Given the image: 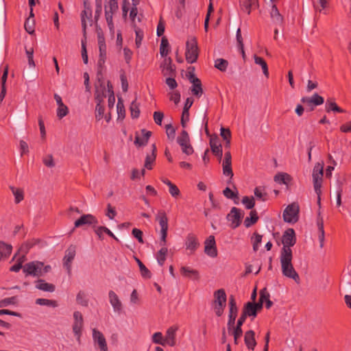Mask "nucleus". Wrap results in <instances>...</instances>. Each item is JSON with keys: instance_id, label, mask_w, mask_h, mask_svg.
<instances>
[{"instance_id": "603ef678", "label": "nucleus", "mask_w": 351, "mask_h": 351, "mask_svg": "<svg viewBox=\"0 0 351 351\" xmlns=\"http://www.w3.org/2000/svg\"><path fill=\"white\" fill-rule=\"evenodd\" d=\"M136 38H135V44L136 47H140L144 37V33L142 29L138 27H135L134 29Z\"/></svg>"}, {"instance_id": "f03ea898", "label": "nucleus", "mask_w": 351, "mask_h": 351, "mask_svg": "<svg viewBox=\"0 0 351 351\" xmlns=\"http://www.w3.org/2000/svg\"><path fill=\"white\" fill-rule=\"evenodd\" d=\"M51 270L50 265H45L40 261H32L23 266V271L25 276L40 277Z\"/></svg>"}, {"instance_id": "473e14b6", "label": "nucleus", "mask_w": 351, "mask_h": 351, "mask_svg": "<svg viewBox=\"0 0 351 351\" xmlns=\"http://www.w3.org/2000/svg\"><path fill=\"white\" fill-rule=\"evenodd\" d=\"M253 59L256 64L259 65L261 67L263 75L268 78L269 77V69L266 61L261 57L254 54Z\"/></svg>"}, {"instance_id": "393cba45", "label": "nucleus", "mask_w": 351, "mask_h": 351, "mask_svg": "<svg viewBox=\"0 0 351 351\" xmlns=\"http://www.w3.org/2000/svg\"><path fill=\"white\" fill-rule=\"evenodd\" d=\"M160 68L162 75L165 76H171L174 73V69L173 68L170 58H165L161 62Z\"/></svg>"}, {"instance_id": "ea45409f", "label": "nucleus", "mask_w": 351, "mask_h": 351, "mask_svg": "<svg viewBox=\"0 0 351 351\" xmlns=\"http://www.w3.org/2000/svg\"><path fill=\"white\" fill-rule=\"evenodd\" d=\"M36 304L40 306H47L53 308H56L58 306V303L56 300H49L45 298H38L36 300Z\"/></svg>"}, {"instance_id": "ddd939ff", "label": "nucleus", "mask_w": 351, "mask_h": 351, "mask_svg": "<svg viewBox=\"0 0 351 351\" xmlns=\"http://www.w3.org/2000/svg\"><path fill=\"white\" fill-rule=\"evenodd\" d=\"M241 217L242 213L241 210L233 207L228 215L227 219L230 223L231 228H236L240 225Z\"/></svg>"}, {"instance_id": "c756f323", "label": "nucleus", "mask_w": 351, "mask_h": 351, "mask_svg": "<svg viewBox=\"0 0 351 351\" xmlns=\"http://www.w3.org/2000/svg\"><path fill=\"white\" fill-rule=\"evenodd\" d=\"M325 109L327 112L342 113L344 110L339 108L332 99H328L325 104Z\"/></svg>"}, {"instance_id": "052dcab7", "label": "nucleus", "mask_w": 351, "mask_h": 351, "mask_svg": "<svg viewBox=\"0 0 351 351\" xmlns=\"http://www.w3.org/2000/svg\"><path fill=\"white\" fill-rule=\"evenodd\" d=\"M166 128V134L169 139L173 140L176 136V130L175 128L171 125L168 124L165 126Z\"/></svg>"}, {"instance_id": "4be33fe9", "label": "nucleus", "mask_w": 351, "mask_h": 351, "mask_svg": "<svg viewBox=\"0 0 351 351\" xmlns=\"http://www.w3.org/2000/svg\"><path fill=\"white\" fill-rule=\"evenodd\" d=\"M229 319L228 322V327L230 329L231 327L234 326L236 317L237 316V307L236 305V302L233 297H231L229 300Z\"/></svg>"}, {"instance_id": "69168bd1", "label": "nucleus", "mask_w": 351, "mask_h": 351, "mask_svg": "<svg viewBox=\"0 0 351 351\" xmlns=\"http://www.w3.org/2000/svg\"><path fill=\"white\" fill-rule=\"evenodd\" d=\"M169 193L171 194V195L174 197V198H177L180 196V189H178V187L173 184L172 185H171L169 187Z\"/></svg>"}, {"instance_id": "de8ad7c7", "label": "nucleus", "mask_w": 351, "mask_h": 351, "mask_svg": "<svg viewBox=\"0 0 351 351\" xmlns=\"http://www.w3.org/2000/svg\"><path fill=\"white\" fill-rule=\"evenodd\" d=\"M76 302L77 304L83 306H86L88 305V300L84 291H80L78 292L76 295Z\"/></svg>"}, {"instance_id": "8fccbe9b", "label": "nucleus", "mask_w": 351, "mask_h": 351, "mask_svg": "<svg viewBox=\"0 0 351 351\" xmlns=\"http://www.w3.org/2000/svg\"><path fill=\"white\" fill-rule=\"evenodd\" d=\"M18 302V298L16 296H12L3 299L0 301V307H5L10 305H15Z\"/></svg>"}, {"instance_id": "39448f33", "label": "nucleus", "mask_w": 351, "mask_h": 351, "mask_svg": "<svg viewBox=\"0 0 351 351\" xmlns=\"http://www.w3.org/2000/svg\"><path fill=\"white\" fill-rule=\"evenodd\" d=\"M177 143L180 146L182 152L186 156H191L194 152L191 145L189 134L185 130H182L177 137Z\"/></svg>"}, {"instance_id": "e433bc0d", "label": "nucleus", "mask_w": 351, "mask_h": 351, "mask_svg": "<svg viewBox=\"0 0 351 351\" xmlns=\"http://www.w3.org/2000/svg\"><path fill=\"white\" fill-rule=\"evenodd\" d=\"M95 232L96 234L99 237V239H103V234L105 233V234L109 235L110 237L113 238L116 241H118L117 237L111 232L110 230H109L108 228L104 226H99L97 227Z\"/></svg>"}, {"instance_id": "680f3d73", "label": "nucleus", "mask_w": 351, "mask_h": 351, "mask_svg": "<svg viewBox=\"0 0 351 351\" xmlns=\"http://www.w3.org/2000/svg\"><path fill=\"white\" fill-rule=\"evenodd\" d=\"M131 115L132 118H137L139 116L140 110L135 101H132L130 106Z\"/></svg>"}, {"instance_id": "c03bdc74", "label": "nucleus", "mask_w": 351, "mask_h": 351, "mask_svg": "<svg viewBox=\"0 0 351 351\" xmlns=\"http://www.w3.org/2000/svg\"><path fill=\"white\" fill-rule=\"evenodd\" d=\"M155 149V145H153L152 153L151 154L147 155L145 158V167L147 168V169H152V164L154 163L156 159Z\"/></svg>"}, {"instance_id": "412c9836", "label": "nucleus", "mask_w": 351, "mask_h": 351, "mask_svg": "<svg viewBox=\"0 0 351 351\" xmlns=\"http://www.w3.org/2000/svg\"><path fill=\"white\" fill-rule=\"evenodd\" d=\"M75 256V250L74 247H70L65 252L63 258V265L69 274L71 271V263Z\"/></svg>"}, {"instance_id": "20e7f679", "label": "nucleus", "mask_w": 351, "mask_h": 351, "mask_svg": "<svg viewBox=\"0 0 351 351\" xmlns=\"http://www.w3.org/2000/svg\"><path fill=\"white\" fill-rule=\"evenodd\" d=\"M282 243L283 247L280 254H292L291 247L293 246L296 243L295 233L293 228H289L284 232L282 237Z\"/></svg>"}, {"instance_id": "f8f14e48", "label": "nucleus", "mask_w": 351, "mask_h": 351, "mask_svg": "<svg viewBox=\"0 0 351 351\" xmlns=\"http://www.w3.org/2000/svg\"><path fill=\"white\" fill-rule=\"evenodd\" d=\"M278 1V0H269L267 4L273 22L276 24H281L282 23L283 18L276 7Z\"/></svg>"}, {"instance_id": "e2e57ef3", "label": "nucleus", "mask_w": 351, "mask_h": 351, "mask_svg": "<svg viewBox=\"0 0 351 351\" xmlns=\"http://www.w3.org/2000/svg\"><path fill=\"white\" fill-rule=\"evenodd\" d=\"M339 130L342 133H351V120L343 123L339 127Z\"/></svg>"}, {"instance_id": "dca6fc26", "label": "nucleus", "mask_w": 351, "mask_h": 351, "mask_svg": "<svg viewBox=\"0 0 351 351\" xmlns=\"http://www.w3.org/2000/svg\"><path fill=\"white\" fill-rule=\"evenodd\" d=\"M98 223L97 219L91 214L82 215L74 223L75 228H79L83 226H92Z\"/></svg>"}, {"instance_id": "4468645a", "label": "nucleus", "mask_w": 351, "mask_h": 351, "mask_svg": "<svg viewBox=\"0 0 351 351\" xmlns=\"http://www.w3.org/2000/svg\"><path fill=\"white\" fill-rule=\"evenodd\" d=\"M222 169L223 174L232 179L234 174L232 169V156L230 151L226 152L224 154V158L222 160Z\"/></svg>"}, {"instance_id": "bb28decb", "label": "nucleus", "mask_w": 351, "mask_h": 351, "mask_svg": "<svg viewBox=\"0 0 351 351\" xmlns=\"http://www.w3.org/2000/svg\"><path fill=\"white\" fill-rule=\"evenodd\" d=\"M180 271L183 276L189 278L193 280H198L199 279V274L198 271L193 269L190 267H182L180 268Z\"/></svg>"}, {"instance_id": "5fc2aeb1", "label": "nucleus", "mask_w": 351, "mask_h": 351, "mask_svg": "<svg viewBox=\"0 0 351 351\" xmlns=\"http://www.w3.org/2000/svg\"><path fill=\"white\" fill-rule=\"evenodd\" d=\"M25 29L28 34H32L34 32V19L28 18L25 23Z\"/></svg>"}, {"instance_id": "338daca9", "label": "nucleus", "mask_w": 351, "mask_h": 351, "mask_svg": "<svg viewBox=\"0 0 351 351\" xmlns=\"http://www.w3.org/2000/svg\"><path fill=\"white\" fill-rule=\"evenodd\" d=\"M168 231H160L159 246L163 247H167V237Z\"/></svg>"}, {"instance_id": "a19ab883", "label": "nucleus", "mask_w": 351, "mask_h": 351, "mask_svg": "<svg viewBox=\"0 0 351 351\" xmlns=\"http://www.w3.org/2000/svg\"><path fill=\"white\" fill-rule=\"evenodd\" d=\"M169 51V41L166 37H162L160 46V53L161 56L166 57Z\"/></svg>"}, {"instance_id": "a878e982", "label": "nucleus", "mask_w": 351, "mask_h": 351, "mask_svg": "<svg viewBox=\"0 0 351 351\" xmlns=\"http://www.w3.org/2000/svg\"><path fill=\"white\" fill-rule=\"evenodd\" d=\"M210 146L212 152L221 160L222 158V147L218 138H211L210 140Z\"/></svg>"}, {"instance_id": "f3484780", "label": "nucleus", "mask_w": 351, "mask_h": 351, "mask_svg": "<svg viewBox=\"0 0 351 351\" xmlns=\"http://www.w3.org/2000/svg\"><path fill=\"white\" fill-rule=\"evenodd\" d=\"M178 330V328L176 326H172L167 328L164 336L166 346L173 347L176 346Z\"/></svg>"}, {"instance_id": "49530a36", "label": "nucleus", "mask_w": 351, "mask_h": 351, "mask_svg": "<svg viewBox=\"0 0 351 351\" xmlns=\"http://www.w3.org/2000/svg\"><path fill=\"white\" fill-rule=\"evenodd\" d=\"M152 341L154 343H156V344H159V345H161L162 346H165V337L162 335V332H154L152 336Z\"/></svg>"}, {"instance_id": "a18cd8bd", "label": "nucleus", "mask_w": 351, "mask_h": 351, "mask_svg": "<svg viewBox=\"0 0 351 351\" xmlns=\"http://www.w3.org/2000/svg\"><path fill=\"white\" fill-rule=\"evenodd\" d=\"M228 62L223 58H217L215 60V67L220 71L224 72L227 70Z\"/></svg>"}, {"instance_id": "a211bd4d", "label": "nucleus", "mask_w": 351, "mask_h": 351, "mask_svg": "<svg viewBox=\"0 0 351 351\" xmlns=\"http://www.w3.org/2000/svg\"><path fill=\"white\" fill-rule=\"evenodd\" d=\"M108 298L109 302L112 307L113 311L118 314L122 313L123 304L117 294L113 291H110L108 292Z\"/></svg>"}, {"instance_id": "b1692460", "label": "nucleus", "mask_w": 351, "mask_h": 351, "mask_svg": "<svg viewBox=\"0 0 351 351\" xmlns=\"http://www.w3.org/2000/svg\"><path fill=\"white\" fill-rule=\"evenodd\" d=\"M261 308V304L248 302L244 307L243 313L245 316L252 317L256 316L257 311Z\"/></svg>"}, {"instance_id": "0e129e2a", "label": "nucleus", "mask_w": 351, "mask_h": 351, "mask_svg": "<svg viewBox=\"0 0 351 351\" xmlns=\"http://www.w3.org/2000/svg\"><path fill=\"white\" fill-rule=\"evenodd\" d=\"M43 162L45 166L47 167L52 168L55 166V162L53 161V158L52 155L49 154L43 158Z\"/></svg>"}, {"instance_id": "774afa93", "label": "nucleus", "mask_w": 351, "mask_h": 351, "mask_svg": "<svg viewBox=\"0 0 351 351\" xmlns=\"http://www.w3.org/2000/svg\"><path fill=\"white\" fill-rule=\"evenodd\" d=\"M154 122L158 125H161L162 124V121L164 118V114L163 112H160V111H156L154 112Z\"/></svg>"}, {"instance_id": "1a4fd4ad", "label": "nucleus", "mask_w": 351, "mask_h": 351, "mask_svg": "<svg viewBox=\"0 0 351 351\" xmlns=\"http://www.w3.org/2000/svg\"><path fill=\"white\" fill-rule=\"evenodd\" d=\"M117 0H109L108 5H105V18L110 32H114L113 15L118 10Z\"/></svg>"}, {"instance_id": "7ed1b4c3", "label": "nucleus", "mask_w": 351, "mask_h": 351, "mask_svg": "<svg viewBox=\"0 0 351 351\" xmlns=\"http://www.w3.org/2000/svg\"><path fill=\"white\" fill-rule=\"evenodd\" d=\"M186 60L188 63L193 64L196 62L198 57V46L195 38H189L186 43Z\"/></svg>"}, {"instance_id": "79ce46f5", "label": "nucleus", "mask_w": 351, "mask_h": 351, "mask_svg": "<svg viewBox=\"0 0 351 351\" xmlns=\"http://www.w3.org/2000/svg\"><path fill=\"white\" fill-rule=\"evenodd\" d=\"M258 219L256 212L252 210L250 213V217H246L244 220L245 226L246 228L250 227L257 221Z\"/></svg>"}, {"instance_id": "cd10ccee", "label": "nucleus", "mask_w": 351, "mask_h": 351, "mask_svg": "<svg viewBox=\"0 0 351 351\" xmlns=\"http://www.w3.org/2000/svg\"><path fill=\"white\" fill-rule=\"evenodd\" d=\"M35 287L36 289L46 292H53L55 291V286L53 284L48 283L42 279L35 282Z\"/></svg>"}, {"instance_id": "72a5a7b5", "label": "nucleus", "mask_w": 351, "mask_h": 351, "mask_svg": "<svg viewBox=\"0 0 351 351\" xmlns=\"http://www.w3.org/2000/svg\"><path fill=\"white\" fill-rule=\"evenodd\" d=\"M191 82L193 83L192 93L195 96L200 97L202 94V88L199 80L194 76H191Z\"/></svg>"}, {"instance_id": "6e6d98bb", "label": "nucleus", "mask_w": 351, "mask_h": 351, "mask_svg": "<svg viewBox=\"0 0 351 351\" xmlns=\"http://www.w3.org/2000/svg\"><path fill=\"white\" fill-rule=\"evenodd\" d=\"M56 113L59 119H62L68 114L69 109L66 105H62L58 107Z\"/></svg>"}, {"instance_id": "9b49d317", "label": "nucleus", "mask_w": 351, "mask_h": 351, "mask_svg": "<svg viewBox=\"0 0 351 351\" xmlns=\"http://www.w3.org/2000/svg\"><path fill=\"white\" fill-rule=\"evenodd\" d=\"M93 340L100 351H108L106 339L101 332L93 328L92 330Z\"/></svg>"}, {"instance_id": "58836bf2", "label": "nucleus", "mask_w": 351, "mask_h": 351, "mask_svg": "<svg viewBox=\"0 0 351 351\" xmlns=\"http://www.w3.org/2000/svg\"><path fill=\"white\" fill-rule=\"evenodd\" d=\"M258 303L261 304V306L265 303L267 308H269L272 306V302L269 300V294L265 290L261 291L259 302Z\"/></svg>"}, {"instance_id": "f257e3e1", "label": "nucleus", "mask_w": 351, "mask_h": 351, "mask_svg": "<svg viewBox=\"0 0 351 351\" xmlns=\"http://www.w3.org/2000/svg\"><path fill=\"white\" fill-rule=\"evenodd\" d=\"M292 258V254H280V261L282 273L285 276L291 278L298 283L300 282V277L293 266Z\"/></svg>"}, {"instance_id": "5701e85b", "label": "nucleus", "mask_w": 351, "mask_h": 351, "mask_svg": "<svg viewBox=\"0 0 351 351\" xmlns=\"http://www.w3.org/2000/svg\"><path fill=\"white\" fill-rule=\"evenodd\" d=\"M184 246L186 250L190 253H193L199 246V241L197 237L193 234H189L184 242Z\"/></svg>"}, {"instance_id": "2eb2a0df", "label": "nucleus", "mask_w": 351, "mask_h": 351, "mask_svg": "<svg viewBox=\"0 0 351 351\" xmlns=\"http://www.w3.org/2000/svg\"><path fill=\"white\" fill-rule=\"evenodd\" d=\"M204 252L208 256L212 258H215L217 256V250L214 236H209L205 241Z\"/></svg>"}, {"instance_id": "7c9ffc66", "label": "nucleus", "mask_w": 351, "mask_h": 351, "mask_svg": "<svg viewBox=\"0 0 351 351\" xmlns=\"http://www.w3.org/2000/svg\"><path fill=\"white\" fill-rule=\"evenodd\" d=\"M257 4V0H240L239 5L241 10L250 14L253 7Z\"/></svg>"}, {"instance_id": "c9c22d12", "label": "nucleus", "mask_w": 351, "mask_h": 351, "mask_svg": "<svg viewBox=\"0 0 351 351\" xmlns=\"http://www.w3.org/2000/svg\"><path fill=\"white\" fill-rule=\"evenodd\" d=\"M274 181L279 184L288 185L289 182L291 180V177L287 173H278L274 176Z\"/></svg>"}, {"instance_id": "6e6552de", "label": "nucleus", "mask_w": 351, "mask_h": 351, "mask_svg": "<svg viewBox=\"0 0 351 351\" xmlns=\"http://www.w3.org/2000/svg\"><path fill=\"white\" fill-rule=\"evenodd\" d=\"M324 176V162H317L313 169V182L315 192L320 193L322 186V178Z\"/></svg>"}, {"instance_id": "2f4dec72", "label": "nucleus", "mask_w": 351, "mask_h": 351, "mask_svg": "<svg viewBox=\"0 0 351 351\" xmlns=\"http://www.w3.org/2000/svg\"><path fill=\"white\" fill-rule=\"evenodd\" d=\"M168 252L167 247H160V250L155 254V258L160 266L162 267L164 265Z\"/></svg>"}, {"instance_id": "aec40b11", "label": "nucleus", "mask_w": 351, "mask_h": 351, "mask_svg": "<svg viewBox=\"0 0 351 351\" xmlns=\"http://www.w3.org/2000/svg\"><path fill=\"white\" fill-rule=\"evenodd\" d=\"M301 101L308 106L313 107L320 106L324 104V98L317 93L313 94L311 97H303Z\"/></svg>"}, {"instance_id": "423d86ee", "label": "nucleus", "mask_w": 351, "mask_h": 351, "mask_svg": "<svg viewBox=\"0 0 351 351\" xmlns=\"http://www.w3.org/2000/svg\"><path fill=\"white\" fill-rule=\"evenodd\" d=\"M300 207L298 203L293 202L288 205L285 209L282 217L285 222L295 223L299 219Z\"/></svg>"}, {"instance_id": "0eeeda50", "label": "nucleus", "mask_w": 351, "mask_h": 351, "mask_svg": "<svg viewBox=\"0 0 351 351\" xmlns=\"http://www.w3.org/2000/svg\"><path fill=\"white\" fill-rule=\"evenodd\" d=\"M213 308L217 316H221L226 304V294L223 289H218L214 293Z\"/></svg>"}, {"instance_id": "bf43d9fd", "label": "nucleus", "mask_w": 351, "mask_h": 351, "mask_svg": "<svg viewBox=\"0 0 351 351\" xmlns=\"http://www.w3.org/2000/svg\"><path fill=\"white\" fill-rule=\"evenodd\" d=\"M130 303L131 305H137L140 303V298L136 289H134L130 294Z\"/></svg>"}, {"instance_id": "4c0bfd02", "label": "nucleus", "mask_w": 351, "mask_h": 351, "mask_svg": "<svg viewBox=\"0 0 351 351\" xmlns=\"http://www.w3.org/2000/svg\"><path fill=\"white\" fill-rule=\"evenodd\" d=\"M12 247L11 245L0 241V260L10 256L12 252Z\"/></svg>"}, {"instance_id": "4d7b16f0", "label": "nucleus", "mask_w": 351, "mask_h": 351, "mask_svg": "<svg viewBox=\"0 0 351 351\" xmlns=\"http://www.w3.org/2000/svg\"><path fill=\"white\" fill-rule=\"evenodd\" d=\"M262 241V236L258 233H254L252 237L253 249L256 252L258 250L259 245Z\"/></svg>"}, {"instance_id": "09e8293b", "label": "nucleus", "mask_w": 351, "mask_h": 351, "mask_svg": "<svg viewBox=\"0 0 351 351\" xmlns=\"http://www.w3.org/2000/svg\"><path fill=\"white\" fill-rule=\"evenodd\" d=\"M12 192L14 196V201L16 204L20 203L24 197L23 191L21 189L11 187Z\"/></svg>"}, {"instance_id": "f704fd0d", "label": "nucleus", "mask_w": 351, "mask_h": 351, "mask_svg": "<svg viewBox=\"0 0 351 351\" xmlns=\"http://www.w3.org/2000/svg\"><path fill=\"white\" fill-rule=\"evenodd\" d=\"M158 221L160 230V231H168V219L165 212H159L156 217Z\"/></svg>"}, {"instance_id": "6ab92c4d", "label": "nucleus", "mask_w": 351, "mask_h": 351, "mask_svg": "<svg viewBox=\"0 0 351 351\" xmlns=\"http://www.w3.org/2000/svg\"><path fill=\"white\" fill-rule=\"evenodd\" d=\"M98 45L99 55L97 65L99 68H102L106 60V45L104 38L99 37L98 38Z\"/></svg>"}, {"instance_id": "c85d7f7f", "label": "nucleus", "mask_w": 351, "mask_h": 351, "mask_svg": "<svg viewBox=\"0 0 351 351\" xmlns=\"http://www.w3.org/2000/svg\"><path fill=\"white\" fill-rule=\"evenodd\" d=\"M254 332L253 330H248L245 332L244 341L248 349L253 350L256 345L254 337Z\"/></svg>"}, {"instance_id": "9d476101", "label": "nucleus", "mask_w": 351, "mask_h": 351, "mask_svg": "<svg viewBox=\"0 0 351 351\" xmlns=\"http://www.w3.org/2000/svg\"><path fill=\"white\" fill-rule=\"evenodd\" d=\"M84 328V317L81 312L75 311L73 314L72 330L76 339L80 341Z\"/></svg>"}, {"instance_id": "37998d69", "label": "nucleus", "mask_w": 351, "mask_h": 351, "mask_svg": "<svg viewBox=\"0 0 351 351\" xmlns=\"http://www.w3.org/2000/svg\"><path fill=\"white\" fill-rule=\"evenodd\" d=\"M91 11L90 9L87 8L84 10V11L82 13V25L84 28V30L85 31L86 25H87V21L90 23L92 21L91 20Z\"/></svg>"}, {"instance_id": "13d9d810", "label": "nucleus", "mask_w": 351, "mask_h": 351, "mask_svg": "<svg viewBox=\"0 0 351 351\" xmlns=\"http://www.w3.org/2000/svg\"><path fill=\"white\" fill-rule=\"evenodd\" d=\"M104 107L99 104H97L95 107V118L99 121L104 118Z\"/></svg>"}, {"instance_id": "864d4df0", "label": "nucleus", "mask_w": 351, "mask_h": 351, "mask_svg": "<svg viewBox=\"0 0 351 351\" xmlns=\"http://www.w3.org/2000/svg\"><path fill=\"white\" fill-rule=\"evenodd\" d=\"M241 202L247 209H252L255 205L254 198L253 197L244 196Z\"/></svg>"}, {"instance_id": "3c124183", "label": "nucleus", "mask_w": 351, "mask_h": 351, "mask_svg": "<svg viewBox=\"0 0 351 351\" xmlns=\"http://www.w3.org/2000/svg\"><path fill=\"white\" fill-rule=\"evenodd\" d=\"M255 197L257 199H260L261 201H265L267 199V193L265 191V189L261 187H256L254 191Z\"/></svg>"}]
</instances>
